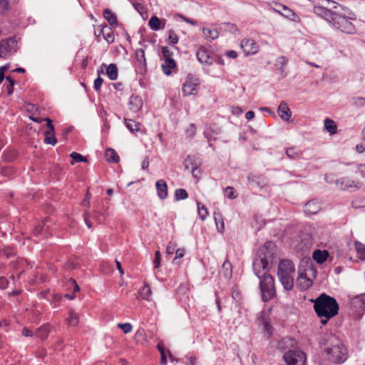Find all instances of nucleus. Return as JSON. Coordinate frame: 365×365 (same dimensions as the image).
Returning <instances> with one entry per match:
<instances>
[{
    "label": "nucleus",
    "mask_w": 365,
    "mask_h": 365,
    "mask_svg": "<svg viewBox=\"0 0 365 365\" xmlns=\"http://www.w3.org/2000/svg\"><path fill=\"white\" fill-rule=\"evenodd\" d=\"M341 11H344L342 6L330 0H321L315 3L313 7L314 14L331 23L337 29L349 34H354L355 26L349 20L356 19L355 14L351 12L346 14V12Z\"/></svg>",
    "instance_id": "f257e3e1"
},
{
    "label": "nucleus",
    "mask_w": 365,
    "mask_h": 365,
    "mask_svg": "<svg viewBox=\"0 0 365 365\" xmlns=\"http://www.w3.org/2000/svg\"><path fill=\"white\" fill-rule=\"evenodd\" d=\"M271 245L270 242H267L261 247L258 250L257 257L253 262V270L260 279L259 287L262 299L264 302L270 300L276 295L274 278L266 273L263 274L262 277L259 276L260 270L266 269L269 263L273 262V252L270 248Z\"/></svg>",
    "instance_id": "f03ea898"
},
{
    "label": "nucleus",
    "mask_w": 365,
    "mask_h": 365,
    "mask_svg": "<svg viewBox=\"0 0 365 365\" xmlns=\"http://www.w3.org/2000/svg\"><path fill=\"white\" fill-rule=\"evenodd\" d=\"M321 344L327 355L328 359L334 364H342L348 357L347 349L335 334L325 335L321 341Z\"/></svg>",
    "instance_id": "7ed1b4c3"
},
{
    "label": "nucleus",
    "mask_w": 365,
    "mask_h": 365,
    "mask_svg": "<svg viewBox=\"0 0 365 365\" xmlns=\"http://www.w3.org/2000/svg\"><path fill=\"white\" fill-rule=\"evenodd\" d=\"M314 303V311L318 317L325 318L321 321L323 324H326L329 319L338 314L339 304L336 300L324 293L320 294Z\"/></svg>",
    "instance_id": "20e7f679"
},
{
    "label": "nucleus",
    "mask_w": 365,
    "mask_h": 365,
    "mask_svg": "<svg viewBox=\"0 0 365 365\" xmlns=\"http://www.w3.org/2000/svg\"><path fill=\"white\" fill-rule=\"evenodd\" d=\"M294 265L290 260H281L278 265L277 275L279 281L286 290H291L294 287Z\"/></svg>",
    "instance_id": "39448f33"
},
{
    "label": "nucleus",
    "mask_w": 365,
    "mask_h": 365,
    "mask_svg": "<svg viewBox=\"0 0 365 365\" xmlns=\"http://www.w3.org/2000/svg\"><path fill=\"white\" fill-rule=\"evenodd\" d=\"M335 184L340 190L349 192L356 191L359 190L362 185L360 181L354 180L348 176L336 180Z\"/></svg>",
    "instance_id": "423d86ee"
},
{
    "label": "nucleus",
    "mask_w": 365,
    "mask_h": 365,
    "mask_svg": "<svg viewBox=\"0 0 365 365\" xmlns=\"http://www.w3.org/2000/svg\"><path fill=\"white\" fill-rule=\"evenodd\" d=\"M287 365H305V354L298 349L289 350L283 356Z\"/></svg>",
    "instance_id": "0eeeda50"
},
{
    "label": "nucleus",
    "mask_w": 365,
    "mask_h": 365,
    "mask_svg": "<svg viewBox=\"0 0 365 365\" xmlns=\"http://www.w3.org/2000/svg\"><path fill=\"white\" fill-rule=\"evenodd\" d=\"M185 168L191 171L194 178H198L200 174L199 170L201 165V161L195 155H187L184 161Z\"/></svg>",
    "instance_id": "6e6552de"
},
{
    "label": "nucleus",
    "mask_w": 365,
    "mask_h": 365,
    "mask_svg": "<svg viewBox=\"0 0 365 365\" xmlns=\"http://www.w3.org/2000/svg\"><path fill=\"white\" fill-rule=\"evenodd\" d=\"M17 41L14 38L3 40L0 43V57L6 58L16 50Z\"/></svg>",
    "instance_id": "1a4fd4ad"
},
{
    "label": "nucleus",
    "mask_w": 365,
    "mask_h": 365,
    "mask_svg": "<svg viewBox=\"0 0 365 365\" xmlns=\"http://www.w3.org/2000/svg\"><path fill=\"white\" fill-rule=\"evenodd\" d=\"M199 79L194 78L192 75H188L186 81L182 86V93L184 96L195 95L197 91Z\"/></svg>",
    "instance_id": "9d476101"
},
{
    "label": "nucleus",
    "mask_w": 365,
    "mask_h": 365,
    "mask_svg": "<svg viewBox=\"0 0 365 365\" xmlns=\"http://www.w3.org/2000/svg\"><path fill=\"white\" fill-rule=\"evenodd\" d=\"M162 53L165 58V63L162 65V68L165 74L168 76L171 73L170 70L174 68L176 64L174 59L172 58L173 53L167 46L163 47Z\"/></svg>",
    "instance_id": "9b49d317"
},
{
    "label": "nucleus",
    "mask_w": 365,
    "mask_h": 365,
    "mask_svg": "<svg viewBox=\"0 0 365 365\" xmlns=\"http://www.w3.org/2000/svg\"><path fill=\"white\" fill-rule=\"evenodd\" d=\"M240 46L245 54L247 56L255 54L259 51V46L253 39H242Z\"/></svg>",
    "instance_id": "f8f14e48"
},
{
    "label": "nucleus",
    "mask_w": 365,
    "mask_h": 365,
    "mask_svg": "<svg viewBox=\"0 0 365 365\" xmlns=\"http://www.w3.org/2000/svg\"><path fill=\"white\" fill-rule=\"evenodd\" d=\"M277 113L279 117L285 121H288L292 116V112L290 109L289 108L287 104L284 101L281 102V103L279 105Z\"/></svg>",
    "instance_id": "ddd939ff"
},
{
    "label": "nucleus",
    "mask_w": 365,
    "mask_h": 365,
    "mask_svg": "<svg viewBox=\"0 0 365 365\" xmlns=\"http://www.w3.org/2000/svg\"><path fill=\"white\" fill-rule=\"evenodd\" d=\"M158 196L161 200L168 197V185L164 180H158L155 183Z\"/></svg>",
    "instance_id": "4468645a"
},
{
    "label": "nucleus",
    "mask_w": 365,
    "mask_h": 365,
    "mask_svg": "<svg viewBox=\"0 0 365 365\" xmlns=\"http://www.w3.org/2000/svg\"><path fill=\"white\" fill-rule=\"evenodd\" d=\"M129 109L134 113L139 111L143 106V101L138 96L132 95L128 103Z\"/></svg>",
    "instance_id": "2eb2a0df"
},
{
    "label": "nucleus",
    "mask_w": 365,
    "mask_h": 365,
    "mask_svg": "<svg viewBox=\"0 0 365 365\" xmlns=\"http://www.w3.org/2000/svg\"><path fill=\"white\" fill-rule=\"evenodd\" d=\"M197 58L201 63L210 65L212 62V58L210 56L208 51L204 48L199 49L197 53Z\"/></svg>",
    "instance_id": "dca6fc26"
},
{
    "label": "nucleus",
    "mask_w": 365,
    "mask_h": 365,
    "mask_svg": "<svg viewBox=\"0 0 365 365\" xmlns=\"http://www.w3.org/2000/svg\"><path fill=\"white\" fill-rule=\"evenodd\" d=\"M104 68L106 69V74L110 80L114 81L117 79L118 73V68L115 64L110 63L108 66L103 64L101 67V71L103 72Z\"/></svg>",
    "instance_id": "f3484780"
},
{
    "label": "nucleus",
    "mask_w": 365,
    "mask_h": 365,
    "mask_svg": "<svg viewBox=\"0 0 365 365\" xmlns=\"http://www.w3.org/2000/svg\"><path fill=\"white\" fill-rule=\"evenodd\" d=\"M67 287H67L68 289H71V290L73 289V293L72 294L66 293L64 294V297L69 300H73L76 298L75 292H79L80 287L76 284V282L73 279H70L68 281Z\"/></svg>",
    "instance_id": "a211bd4d"
},
{
    "label": "nucleus",
    "mask_w": 365,
    "mask_h": 365,
    "mask_svg": "<svg viewBox=\"0 0 365 365\" xmlns=\"http://www.w3.org/2000/svg\"><path fill=\"white\" fill-rule=\"evenodd\" d=\"M320 210L319 203L314 200L309 201L304 205V212L307 215L317 213Z\"/></svg>",
    "instance_id": "6ab92c4d"
},
{
    "label": "nucleus",
    "mask_w": 365,
    "mask_h": 365,
    "mask_svg": "<svg viewBox=\"0 0 365 365\" xmlns=\"http://www.w3.org/2000/svg\"><path fill=\"white\" fill-rule=\"evenodd\" d=\"M148 24L152 30L158 31L165 28V21L164 20L162 22L158 17L153 16L149 20Z\"/></svg>",
    "instance_id": "aec40b11"
},
{
    "label": "nucleus",
    "mask_w": 365,
    "mask_h": 365,
    "mask_svg": "<svg viewBox=\"0 0 365 365\" xmlns=\"http://www.w3.org/2000/svg\"><path fill=\"white\" fill-rule=\"evenodd\" d=\"M103 38L108 44L112 43L115 41L112 29L106 24L103 26Z\"/></svg>",
    "instance_id": "412c9836"
},
{
    "label": "nucleus",
    "mask_w": 365,
    "mask_h": 365,
    "mask_svg": "<svg viewBox=\"0 0 365 365\" xmlns=\"http://www.w3.org/2000/svg\"><path fill=\"white\" fill-rule=\"evenodd\" d=\"M50 332V327L46 324L38 328L36 331V336L41 339L47 338Z\"/></svg>",
    "instance_id": "4be33fe9"
},
{
    "label": "nucleus",
    "mask_w": 365,
    "mask_h": 365,
    "mask_svg": "<svg viewBox=\"0 0 365 365\" xmlns=\"http://www.w3.org/2000/svg\"><path fill=\"white\" fill-rule=\"evenodd\" d=\"M66 322L68 326L76 327L79 323V317L77 313L73 310H70L69 316L66 319Z\"/></svg>",
    "instance_id": "5701e85b"
},
{
    "label": "nucleus",
    "mask_w": 365,
    "mask_h": 365,
    "mask_svg": "<svg viewBox=\"0 0 365 365\" xmlns=\"http://www.w3.org/2000/svg\"><path fill=\"white\" fill-rule=\"evenodd\" d=\"M328 256V253L327 251H322L319 250H317L314 252L313 253V259L319 264L323 263L326 261Z\"/></svg>",
    "instance_id": "b1692460"
},
{
    "label": "nucleus",
    "mask_w": 365,
    "mask_h": 365,
    "mask_svg": "<svg viewBox=\"0 0 365 365\" xmlns=\"http://www.w3.org/2000/svg\"><path fill=\"white\" fill-rule=\"evenodd\" d=\"M104 18L108 21L110 25H116L118 23L117 16L111 10L106 9L103 11Z\"/></svg>",
    "instance_id": "393cba45"
},
{
    "label": "nucleus",
    "mask_w": 365,
    "mask_h": 365,
    "mask_svg": "<svg viewBox=\"0 0 365 365\" xmlns=\"http://www.w3.org/2000/svg\"><path fill=\"white\" fill-rule=\"evenodd\" d=\"M106 158L109 163H117L119 161V157L115 150L108 148L106 151Z\"/></svg>",
    "instance_id": "a878e982"
},
{
    "label": "nucleus",
    "mask_w": 365,
    "mask_h": 365,
    "mask_svg": "<svg viewBox=\"0 0 365 365\" xmlns=\"http://www.w3.org/2000/svg\"><path fill=\"white\" fill-rule=\"evenodd\" d=\"M223 274L226 279H230L232 274V267L228 259H226L222 266Z\"/></svg>",
    "instance_id": "bb28decb"
},
{
    "label": "nucleus",
    "mask_w": 365,
    "mask_h": 365,
    "mask_svg": "<svg viewBox=\"0 0 365 365\" xmlns=\"http://www.w3.org/2000/svg\"><path fill=\"white\" fill-rule=\"evenodd\" d=\"M214 219L218 232L222 233L225 230V224L222 216L220 213L215 212Z\"/></svg>",
    "instance_id": "cd10ccee"
},
{
    "label": "nucleus",
    "mask_w": 365,
    "mask_h": 365,
    "mask_svg": "<svg viewBox=\"0 0 365 365\" xmlns=\"http://www.w3.org/2000/svg\"><path fill=\"white\" fill-rule=\"evenodd\" d=\"M202 33L207 38H209L211 40H215V39L217 38L219 36V33H218L217 30L215 29L204 28L202 29Z\"/></svg>",
    "instance_id": "c85d7f7f"
},
{
    "label": "nucleus",
    "mask_w": 365,
    "mask_h": 365,
    "mask_svg": "<svg viewBox=\"0 0 365 365\" xmlns=\"http://www.w3.org/2000/svg\"><path fill=\"white\" fill-rule=\"evenodd\" d=\"M324 127H325V129L331 134H334L336 133V130H337L336 125L335 123L334 122V120H332L329 118H327L324 120Z\"/></svg>",
    "instance_id": "c756f323"
},
{
    "label": "nucleus",
    "mask_w": 365,
    "mask_h": 365,
    "mask_svg": "<svg viewBox=\"0 0 365 365\" xmlns=\"http://www.w3.org/2000/svg\"><path fill=\"white\" fill-rule=\"evenodd\" d=\"M353 304L361 310L365 309V294L356 297L353 299Z\"/></svg>",
    "instance_id": "7c9ffc66"
},
{
    "label": "nucleus",
    "mask_w": 365,
    "mask_h": 365,
    "mask_svg": "<svg viewBox=\"0 0 365 365\" xmlns=\"http://www.w3.org/2000/svg\"><path fill=\"white\" fill-rule=\"evenodd\" d=\"M151 289L150 287L145 284L139 291V295L140 297L145 300H149L151 295Z\"/></svg>",
    "instance_id": "2f4dec72"
},
{
    "label": "nucleus",
    "mask_w": 365,
    "mask_h": 365,
    "mask_svg": "<svg viewBox=\"0 0 365 365\" xmlns=\"http://www.w3.org/2000/svg\"><path fill=\"white\" fill-rule=\"evenodd\" d=\"M286 155L289 158L294 160L301 158L302 153L294 148H289L286 150Z\"/></svg>",
    "instance_id": "473e14b6"
},
{
    "label": "nucleus",
    "mask_w": 365,
    "mask_h": 365,
    "mask_svg": "<svg viewBox=\"0 0 365 365\" xmlns=\"http://www.w3.org/2000/svg\"><path fill=\"white\" fill-rule=\"evenodd\" d=\"M197 211L199 216L202 220H205L206 217L208 215V211L207 207L200 202H197Z\"/></svg>",
    "instance_id": "72a5a7b5"
},
{
    "label": "nucleus",
    "mask_w": 365,
    "mask_h": 365,
    "mask_svg": "<svg viewBox=\"0 0 365 365\" xmlns=\"http://www.w3.org/2000/svg\"><path fill=\"white\" fill-rule=\"evenodd\" d=\"M188 194L185 189H177L175 191V200H185L187 198Z\"/></svg>",
    "instance_id": "f704fd0d"
},
{
    "label": "nucleus",
    "mask_w": 365,
    "mask_h": 365,
    "mask_svg": "<svg viewBox=\"0 0 365 365\" xmlns=\"http://www.w3.org/2000/svg\"><path fill=\"white\" fill-rule=\"evenodd\" d=\"M126 127L131 131L135 132L140 130V124L133 120L125 119Z\"/></svg>",
    "instance_id": "c9c22d12"
},
{
    "label": "nucleus",
    "mask_w": 365,
    "mask_h": 365,
    "mask_svg": "<svg viewBox=\"0 0 365 365\" xmlns=\"http://www.w3.org/2000/svg\"><path fill=\"white\" fill-rule=\"evenodd\" d=\"M298 284L302 289H307L312 285V282L307 277H300L298 279Z\"/></svg>",
    "instance_id": "e433bc0d"
},
{
    "label": "nucleus",
    "mask_w": 365,
    "mask_h": 365,
    "mask_svg": "<svg viewBox=\"0 0 365 365\" xmlns=\"http://www.w3.org/2000/svg\"><path fill=\"white\" fill-rule=\"evenodd\" d=\"M70 156L76 162H88V161L86 157H84L82 155H81L78 153H76V152H73L72 153H71Z\"/></svg>",
    "instance_id": "4c0bfd02"
},
{
    "label": "nucleus",
    "mask_w": 365,
    "mask_h": 365,
    "mask_svg": "<svg viewBox=\"0 0 365 365\" xmlns=\"http://www.w3.org/2000/svg\"><path fill=\"white\" fill-rule=\"evenodd\" d=\"M168 34H169L168 41H169L170 43L176 44L178 42V40H179L178 35L172 29H170L168 31Z\"/></svg>",
    "instance_id": "58836bf2"
},
{
    "label": "nucleus",
    "mask_w": 365,
    "mask_h": 365,
    "mask_svg": "<svg viewBox=\"0 0 365 365\" xmlns=\"http://www.w3.org/2000/svg\"><path fill=\"white\" fill-rule=\"evenodd\" d=\"M224 25L225 26V30L227 31H230L233 34H236V33L239 32V29H238L237 26L234 24L225 23V24H224Z\"/></svg>",
    "instance_id": "ea45409f"
},
{
    "label": "nucleus",
    "mask_w": 365,
    "mask_h": 365,
    "mask_svg": "<svg viewBox=\"0 0 365 365\" xmlns=\"http://www.w3.org/2000/svg\"><path fill=\"white\" fill-rule=\"evenodd\" d=\"M287 62H288V59L284 56H279L277 59V65L281 66L280 69H281L282 73L284 72V67L286 66Z\"/></svg>",
    "instance_id": "a19ab883"
},
{
    "label": "nucleus",
    "mask_w": 365,
    "mask_h": 365,
    "mask_svg": "<svg viewBox=\"0 0 365 365\" xmlns=\"http://www.w3.org/2000/svg\"><path fill=\"white\" fill-rule=\"evenodd\" d=\"M9 9V3L7 0H0V14L6 13Z\"/></svg>",
    "instance_id": "79ce46f5"
},
{
    "label": "nucleus",
    "mask_w": 365,
    "mask_h": 365,
    "mask_svg": "<svg viewBox=\"0 0 365 365\" xmlns=\"http://www.w3.org/2000/svg\"><path fill=\"white\" fill-rule=\"evenodd\" d=\"M118 327H120L125 334H128L131 332L133 327L129 323H125V324H118Z\"/></svg>",
    "instance_id": "37998d69"
},
{
    "label": "nucleus",
    "mask_w": 365,
    "mask_h": 365,
    "mask_svg": "<svg viewBox=\"0 0 365 365\" xmlns=\"http://www.w3.org/2000/svg\"><path fill=\"white\" fill-rule=\"evenodd\" d=\"M225 195L226 196L230 199H235L236 198L237 195H235V192L232 187H227L225 188Z\"/></svg>",
    "instance_id": "c03bdc74"
},
{
    "label": "nucleus",
    "mask_w": 365,
    "mask_h": 365,
    "mask_svg": "<svg viewBox=\"0 0 365 365\" xmlns=\"http://www.w3.org/2000/svg\"><path fill=\"white\" fill-rule=\"evenodd\" d=\"M160 251L157 250L155 253V258H154V267L155 268H158L160 265Z\"/></svg>",
    "instance_id": "a18cd8bd"
},
{
    "label": "nucleus",
    "mask_w": 365,
    "mask_h": 365,
    "mask_svg": "<svg viewBox=\"0 0 365 365\" xmlns=\"http://www.w3.org/2000/svg\"><path fill=\"white\" fill-rule=\"evenodd\" d=\"M133 6L140 14L145 12V8L141 3L133 2Z\"/></svg>",
    "instance_id": "49530a36"
},
{
    "label": "nucleus",
    "mask_w": 365,
    "mask_h": 365,
    "mask_svg": "<svg viewBox=\"0 0 365 365\" xmlns=\"http://www.w3.org/2000/svg\"><path fill=\"white\" fill-rule=\"evenodd\" d=\"M44 142L47 144H51L52 145H54L56 143L57 140L53 135L45 136Z\"/></svg>",
    "instance_id": "de8ad7c7"
},
{
    "label": "nucleus",
    "mask_w": 365,
    "mask_h": 365,
    "mask_svg": "<svg viewBox=\"0 0 365 365\" xmlns=\"http://www.w3.org/2000/svg\"><path fill=\"white\" fill-rule=\"evenodd\" d=\"M103 25L99 26L94 31V34L96 36L98 41H100V37L101 36H103Z\"/></svg>",
    "instance_id": "09e8293b"
},
{
    "label": "nucleus",
    "mask_w": 365,
    "mask_h": 365,
    "mask_svg": "<svg viewBox=\"0 0 365 365\" xmlns=\"http://www.w3.org/2000/svg\"><path fill=\"white\" fill-rule=\"evenodd\" d=\"M103 78H101L99 76L94 81V88L96 90H98L100 88V87L101 86L102 83H103Z\"/></svg>",
    "instance_id": "8fccbe9b"
},
{
    "label": "nucleus",
    "mask_w": 365,
    "mask_h": 365,
    "mask_svg": "<svg viewBox=\"0 0 365 365\" xmlns=\"http://www.w3.org/2000/svg\"><path fill=\"white\" fill-rule=\"evenodd\" d=\"M136 57L138 58V61H141L142 59H144L145 58V53H144V51L141 48L140 49H138L136 51Z\"/></svg>",
    "instance_id": "3c124183"
},
{
    "label": "nucleus",
    "mask_w": 365,
    "mask_h": 365,
    "mask_svg": "<svg viewBox=\"0 0 365 365\" xmlns=\"http://www.w3.org/2000/svg\"><path fill=\"white\" fill-rule=\"evenodd\" d=\"M356 248L357 252L361 255L362 253L365 252V246L361 243H356Z\"/></svg>",
    "instance_id": "603ef678"
},
{
    "label": "nucleus",
    "mask_w": 365,
    "mask_h": 365,
    "mask_svg": "<svg viewBox=\"0 0 365 365\" xmlns=\"http://www.w3.org/2000/svg\"><path fill=\"white\" fill-rule=\"evenodd\" d=\"M357 170L361 174V177L365 178V164L357 165Z\"/></svg>",
    "instance_id": "864d4df0"
},
{
    "label": "nucleus",
    "mask_w": 365,
    "mask_h": 365,
    "mask_svg": "<svg viewBox=\"0 0 365 365\" xmlns=\"http://www.w3.org/2000/svg\"><path fill=\"white\" fill-rule=\"evenodd\" d=\"M21 334L24 336H33V331L27 327H24L22 329Z\"/></svg>",
    "instance_id": "5fc2aeb1"
},
{
    "label": "nucleus",
    "mask_w": 365,
    "mask_h": 365,
    "mask_svg": "<svg viewBox=\"0 0 365 365\" xmlns=\"http://www.w3.org/2000/svg\"><path fill=\"white\" fill-rule=\"evenodd\" d=\"M175 247L174 245H173L171 242H170L168 246H167V248H166V253L168 255H171L175 251Z\"/></svg>",
    "instance_id": "6e6d98bb"
},
{
    "label": "nucleus",
    "mask_w": 365,
    "mask_h": 365,
    "mask_svg": "<svg viewBox=\"0 0 365 365\" xmlns=\"http://www.w3.org/2000/svg\"><path fill=\"white\" fill-rule=\"evenodd\" d=\"M158 349L160 351V355H162L163 354H166L167 352L170 354L169 350H166L163 344L161 343L158 344Z\"/></svg>",
    "instance_id": "4d7b16f0"
},
{
    "label": "nucleus",
    "mask_w": 365,
    "mask_h": 365,
    "mask_svg": "<svg viewBox=\"0 0 365 365\" xmlns=\"http://www.w3.org/2000/svg\"><path fill=\"white\" fill-rule=\"evenodd\" d=\"M354 103L357 106H364L365 98H356L354 99Z\"/></svg>",
    "instance_id": "13d9d810"
},
{
    "label": "nucleus",
    "mask_w": 365,
    "mask_h": 365,
    "mask_svg": "<svg viewBox=\"0 0 365 365\" xmlns=\"http://www.w3.org/2000/svg\"><path fill=\"white\" fill-rule=\"evenodd\" d=\"M324 180L327 182L328 183H332V182H335L336 180H334V178L333 176V175L331 174H326L324 175Z\"/></svg>",
    "instance_id": "bf43d9fd"
},
{
    "label": "nucleus",
    "mask_w": 365,
    "mask_h": 365,
    "mask_svg": "<svg viewBox=\"0 0 365 365\" xmlns=\"http://www.w3.org/2000/svg\"><path fill=\"white\" fill-rule=\"evenodd\" d=\"M185 255V250L179 248L175 251V258H182Z\"/></svg>",
    "instance_id": "052dcab7"
},
{
    "label": "nucleus",
    "mask_w": 365,
    "mask_h": 365,
    "mask_svg": "<svg viewBox=\"0 0 365 365\" xmlns=\"http://www.w3.org/2000/svg\"><path fill=\"white\" fill-rule=\"evenodd\" d=\"M8 284V281L4 277H0V289H6Z\"/></svg>",
    "instance_id": "680f3d73"
},
{
    "label": "nucleus",
    "mask_w": 365,
    "mask_h": 365,
    "mask_svg": "<svg viewBox=\"0 0 365 365\" xmlns=\"http://www.w3.org/2000/svg\"><path fill=\"white\" fill-rule=\"evenodd\" d=\"M148 166H149V160H148V158L146 157L143 159L142 164H141V167H142V169L145 170V169L148 168Z\"/></svg>",
    "instance_id": "e2e57ef3"
},
{
    "label": "nucleus",
    "mask_w": 365,
    "mask_h": 365,
    "mask_svg": "<svg viewBox=\"0 0 365 365\" xmlns=\"http://www.w3.org/2000/svg\"><path fill=\"white\" fill-rule=\"evenodd\" d=\"M84 220H85V222L87 225V226L89 228H91V222H90L89 216H88V212L87 211L85 212Z\"/></svg>",
    "instance_id": "0e129e2a"
},
{
    "label": "nucleus",
    "mask_w": 365,
    "mask_h": 365,
    "mask_svg": "<svg viewBox=\"0 0 365 365\" xmlns=\"http://www.w3.org/2000/svg\"><path fill=\"white\" fill-rule=\"evenodd\" d=\"M43 120L46 121L47 123V128L48 129H51V130H54V127L51 123V120L48 118H46L43 119Z\"/></svg>",
    "instance_id": "69168bd1"
},
{
    "label": "nucleus",
    "mask_w": 365,
    "mask_h": 365,
    "mask_svg": "<svg viewBox=\"0 0 365 365\" xmlns=\"http://www.w3.org/2000/svg\"><path fill=\"white\" fill-rule=\"evenodd\" d=\"M245 118L247 120H250L255 118V113L252 110L248 111L245 114Z\"/></svg>",
    "instance_id": "338daca9"
},
{
    "label": "nucleus",
    "mask_w": 365,
    "mask_h": 365,
    "mask_svg": "<svg viewBox=\"0 0 365 365\" xmlns=\"http://www.w3.org/2000/svg\"><path fill=\"white\" fill-rule=\"evenodd\" d=\"M226 54L228 57L232 58H235L237 56V53L232 50L228 51Z\"/></svg>",
    "instance_id": "774afa93"
}]
</instances>
